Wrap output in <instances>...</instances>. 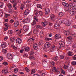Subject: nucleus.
<instances>
[{
  "label": "nucleus",
  "instance_id": "nucleus-31",
  "mask_svg": "<svg viewBox=\"0 0 76 76\" xmlns=\"http://www.w3.org/2000/svg\"><path fill=\"white\" fill-rule=\"evenodd\" d=\"M35 39L34 37H32L31 38H29L28 39V41H34Z\"/></svg>",
  "mask_w": 76,
  "mask_h": 76
},
{
  "label": "nucleus",
  "instance_id": "nucleus-2",
  "mask_svg": "<svg viewBox=\"0 0 76 76\" xmlns=\"http://www.w3.org/2000/svg\"><path fill=\"white\" fill-rule=\"evenodd\" d=\"M33 18L34 20H33V21L31 24V25H34L36 24V21H36L37 22H38V18L36 17V16H34Z\"/></svg>",
  "mask_w": 76,
  "mask_h": 76
},
{
  "label": "nucleus",
  "instance_id": "nucleus-48",
  "mask_svg": "<svg viewBox=\"0 0 76 76\" xmlns=\"http://www.w3.org/2000/svg\"><path fill=\"white\" fill-rule=\"evenodd\" d=\"M50 63L52 64V66H53L56 63L54 61H52L50 62Z\"/></svg>",
  "mask_w": 76,
  "mask_h": 76
},
{
  "label": "nucleus",
  "instance_id": "nucleus-41",
  "mask_svg": "<svg viewBox=\"0 0 76 76\" xmlns=\"http://www.w3.org/2000/svg\"><path fill=\"white\" fill-rule=\"evenodd\" d=\"M2 52H3L4 54H5L7 52V50L3 49L2 50Z\"/></svg>",
  "mask_w": 76,
  "mask_h": 76
},
{
  "label": "nucleus",
  "instance_id": "nucleus-20",
  "mask_svg": "<svg viewBox=\"0 0 76 76\" xmlns=\"http://www.w3.org/2000/svg\"><path fill=\"white\" fill-rule=\"evenodd\" d=\"M29 10L28 9L26 10L24 12V13L25 15H28L29 14Z\"/></svg>",
  "mask_w": 76,
  "mask_h": 76
},
{
  "label": "nucleus",
  "instance_id": "nucleus-18",
  "mask_svg": "<svg viewBox=\"0 0 76 76\" xmlns=\"http://www.w3.org/2000/svg\"><path fill=\"white\" fill-rule=\"evenodd\" d=\"M2 72L3 73L6 74V73H9V72H8V70L5 69L2 71Z\"/></svg>",
  "mask_w": 76,
  "mask_h": 76
},
{
  "label": "nucleus",
  "instance_id": "nucleus-51",
  "mask_svg": "<svg viewBox=\"0 0 76 76\" xmlns=\"http://www.w3.org/2000/svg\"><path fill=\"white\" fill-rule=\"evenodd\" d=\"M34 13H38V10L37 9H35L34 10Z\"/></svg>",
  "mask_w": 76,
  "mask_h": 76
},
{
  "label": "nucleus",
  "instance_id": "nucleus-15",
  "mask_svg": "<svg viewBox=\"0 0 76 76\" xmlns=\"http://www.w3.org/2000/svg\"><path fill=\"white\" fill-rule=\"evenodd\" d=\"M55 18H56V16L52 14L50 15V19L53 20H55Z\"/></svg>",
  "mask_w": 76,
  "mask_h": 76
},
{
  "label": "nucleus",
  "instance_id": "nucleus-29",
  "mask_svg": "<svg viewBox=\"0 0 76 76\" xmlns=\"http://www.w3.org/2000/svg\"><path fill=\"white\" fill-rule=\"evenodd\" d=\"M7 6L9 8H12V4H8Z\"/></svg>",
  "mask_w": 76,
  "mask_h": 76
},
{
  "label": "nucleus",
  "instance_id": "nucleus-25",
  "mask_svg": "<svg viewBox=\"0 0 76 76\" xmlns=\"http://www.w3.org/2000/svg\"><path fill=\"white\" fill-rule=\"evenodd\" d=\"M45 41H48L52 40V38H48L47 37H46L45 38Z\"/></svg>",
  "mask_w": 76,
  "mask_h": 76
},
{
  "label": "nucleus",
  "instance_id": "nucleus-16",
  "mask_svg": "<svg viewBox=\"0 0 76 76\" xmlns=\"http://www.w3.org/2000/svg\"><path fill=\"white\" fill-rule=\"evenodd\" d=\"M64 33L67 36L69 34H70V32H69V30H68L67 31H64Z\"/></svg>",
  "mask_w": 76,
  "mask_h": 76
},
{
  "label": "nucleus",
  "instance_id": "nucleus-59",
  "mask_svg": "<svg viewBox=\"0 0 76 76\" xmlns=\"http://www.w3.org/2000/svg\"><path fill=\"white\" fill-rule=\"evenodd\" d=\"M29 5L28 4H27L26 5V9H29Z\"/></svg>",
  "mask_w": 76,
  "mask_h": 76
},
{
  "label": "nucleus",
  "instance_id": "nucleus-9",
  "mask_svg": "<svg viewBox=\"0 0 76 76\" xmlns=\"http://www.w3.org/2000/svg\"><path fill=\"white\" fill-rule=\"evenodd\" d=\"M55 39H60V38H61V35L59 34H56L55 36Z\"/></svg>",
  "mask_w": 76,
  "mask_h": 76
},
{
  "label": "nucleus",
  "instance_id": "nucleus-12",
  "mask_svg": "<svg viewBox=\"0 0 76 76\" xmlns=\"http://www.w3.org/2000/svg\"><path fill=\"white\" fill-rule=\"evenodd\" d=\"M23 50L24 51H26V52H28V51H29V50H30V48L26 47V48H24Z\"/></svg>",
  "mask_w": 76,
  "mask_h": 76
},
{
  "label": "nucleus",
  "instance_id": "nucleus-11",
  "mask_svg": "<svg viewBox=\"0 0 76 76\" xmlns=\"http://www.w3.org/2000/svg\"><path fill=\"white\" fill-rule=\"evenodd\" d=\"M1 47L2 48H4L6 47V43H2L1 44Z\"/></svg>",
  "mask_w": 76,
  "mask_h": 76
},
{
  "label": "nucleus",
  "instance_id": "nucleus-50",
  "mask_svg": "<svg viewBox=\"0 0 76 76\" xmlns=\"http://www.w3.org/2000/svg\"><path fill=\"white\" fill-rule=\"evenodd\" d=\"M56 69V67H54L52 69V71L53 72H55Z\"/></svg>",
  "mask_w": 76,
  "mask_h": 76
},
{
  "label": "nucleus",
  "instance_id": "nucleus-40",
  "mask_svg": "<svg viewBox=\"0 0 76 76\" xmlns=\"http://www.w3.org/2000/svg\"><path fill=\"white\" fill-rule=\"evenodd\" d=\"M29 58H30V59L31 60H35V58H34V56H30L29 57Z\"/></svg>",
  "mask_w": 76,
  "mask_h": 76
},
{
  "label": "nucleus",
  "instance_id": "nucleus-43",
  "mask_svg": "<svg viewBox=\"0 0 76 76\" xmlns=\"http://www.w3.org/2000/svg\"><path fill=\"white\" fill-rule=\"evenodd\" d=\"M71 64H72V65H74V66L75 65H76V62L75 61H73L72 62V63H71Z\"/></svg>",
  "mask_w": 76,
  "mask_h": 76
},
{
  "label": "nucleus",
  "instance_id": "nucleus-58",
  "mask_svg": "<svg viewBox=\"0 0 76 76\" xmlns=\"http://www.w3.org/2000/svg\"><path fill=\"white\" fill-rule=\"evenodd\" d=\"M5 26L7 28H9V25L7 23H6L5 24Z\"/></svg>",
  "mask_w": 76,
  "mask_h": 76
},
{
  "label": "nucleus",
  "instance_id": "nucleus-23",
  "mask_svg": "<svg viewBox=\"0 0 76 76\" xmlns=\"http://www.w3.org/2000/svg\"><path fill=\"white\" fill-rule=\"evenodd\" d=\"M65 24L66 26H70V22H69V21H67Z\"/></svg>",
  "mask_w": 76,
  "mask_h": 76
},
{
  "label": "nucleus",
  "instance_id": "nucleus-10",
  "mask_svg": "<svg viewBox=\"0 0 76 76\" xmlns=\"http://www.w3.org/2000/svg\"><path fill=\"white\" fill-rule=\"evenodd\" d=\"M19 21H17L15 22L14 24V26L15 27H17L19 26Z\"/></svg>",
  "mask_w": 76,
  "mask_h": 76
},
{
  "label": "nucleus",
  "instance_id": "nucleus-49",
  "mask_svg": "<svg viewBox=\"0 0 76 76\" xmlns=\"http://www.w3.org/2000/svg\"><path fill=\"white\" fill-rule=\"evenodd\" d=\"M28 20V18H26L25 19H24V20L23 21V22H26Z\"/></svg>",
  "mask_w": 76,
  "mask_h": 76
},
{
  "label": "nucleus",
  "instance_id": "nucleus-6",
  "mask_svg": "<svg viewBox=\"0 0 76 76\" xmlns=\"http://www.w3.org/2000/svg\"><path fill=\"white\" fill-rule=\"evenodd\" d=\"M45 15H48L50 13V9L46 8L45 9Z\"/></svg>",
  "mask_w": 76,
  "mask_h": 76
},
{
  "label": "nucleus",
  "instance_id": "nucleus-60",
  "mask_svg": "<svg viewBox=\"0 0 76 76\" xmlns=\"http://www.w3.org/2000/svg\"><path fill=\"white\" fill-rule=\"evenodd\" d=\"M24 7L25 6H24V5H22L21 6L20 9H21V10H23V9L24 8Z\"/></svg>",
  "mask_w": 76,
  "mask_h": 76
},
{
  "label": "nucleus",
  "instance_id": "nucleus-39",
  "mask_svg": "<svg viewBox=\"0 0 76 76\" xmlns=\"http://www.w3.org/2000/svg\"><path fill=\"white\" fill-rule=\"evenodd\" d=\"M72 53L71 52H69L68 53V56H72Z\"/></svg>",
  "mask_w": 76,
  "mask_h": 76
},
{
  "label": "nucleus",
  "instance_id": "nucleus-21",
  "mask_svg": "<svg viewBox=\"0 0 76 76\" xmlns=\"http://www.w3.org/2000/svg\"><path fill=\"white\" fill-rule=\"evenodd\" d=\"M55 23V27H57V28H58V27H60V24H59V23H58L57 22H54Z\"/></svg>",
  "mask_w": 76,
  "mask_h": 76
},
{
  "label": "nucleus",
  "instance_id": "nucleus-61",
  "mask_svg": "<svg viewBox=\"0 0 76 76\" xmlns=\"http://www.w3.org/2000/svg\"><path fill=\"white\" fill-rule=\"evenodd\" d=\"M26 71L27 72H29V70L28 69V68H26Z\"/></svg>",
  "mask_w": 76,
  "mask_h": 76
},
{
  "label": "nucleus",
  "instance_id": "nucleus-44",
  "mask_svg": "<svg viewBox=\"0 0 76 76\" xmlns=\"http://www.w3.org/2000/svg\"><path fill=\"white\" fill-rule=\"evenodd\" d=\"M72 9L76 12V5L73 7V8Z\"/></svg>",
  "mask_w": 76,
  "mask_h": 76
},
{
  "label": "nucleus",
  "instance_id": "nucleus-55",
  "mask_svg": "<svg viewBox=\"0 0 76 76\" xmlns=\"http://www.w3.org/2000/svg\"><path fill=\"white\" fill-rule=\"evenodd\" d=\"M8 32L9 34H12L13 33V32H12V31L10 30H9L8 31Z\"/></svg>",
  "mask_w": 76,
  "mask_h": 76
},
{
  "label": "nucleus",
  "instance_id": "nucleus-32",
  "mask_svg": "<svg viewBox=\"0 0 76 76\" xmlns=\"http://www.w3.org/2000/svg\"><path fill=\"white\" fill-rule=\"evenodd\" d=\"M64 15V14H63V13L61 12L59 13V16L60 17H62Z\"/></svg>",
  "mask_w": 76,
  "mask_h": 76
},
{
  "label": "nucleus",
  "instance_id": "nucleus-8",
  "mask_svg": "<svg viewBox=\"0 0 76 76\" xmlns=\"http://www.w3.org/2000/svg\"><path fill=\"white\" fill-rule=\"evenodd\" d=\"M68 39V42H69V44H70L72 42V37L69 36L67 37Z\"/></svg>",
  "mask_w": 76,
  "mask_h": 76
},
{
  "label": "nucleus",
  "instance_id": "nucleus-38",
  "mask_svg": "<svg viewBox=\"0 0 76 76\" xmlns=\"http://www.w3.org/2000/svg\"><path fill=\"white\" fill-rule=\"evenodd\" d=\"M3 16V13L2 12V11L0 10V16L2 17Z\"/></svg>",
  "mask_w": 76,
  "mask_h": 76
},
{
  "label": "nucleus",
  "instance_id": "nucleus-4",
  "mask_svg": "<svg viewBox=\"0 0 76 76\" xmlns=\"http://www.w3.org/2000/svg\"><path fill=\"white\" fill-rule=\"evenodd\" d=\"M42 26H44V27H45V26H46L47 25H49V26H52L53 25V23H47V22H44L42 23Z\"/></svg>",
  "mask_w": 76,
  "mask_h": 76
},
{
  "label": "nucleus",
  "instance_id": "nucleus-1",
  "mask_svg": "<svg viewBox=\"0 0 76 76\" xmlns=\"http://www.w3.org/2000/svg\"><path fill=\"white\" fill-rule=\"evenodd\" d=\"M73 4L72 3H70L68 4V6L67 8H66V11L69 12L70 10H71V9L72 8V7H73Z\"/></svg>",
  "mask_w": 76,
  "mask_h": 76
},
{
  "label": "nucleus",
  "instance_id": "nucleus-52",
  "mask_svg": "<svg viewBox=\"0 0 76 76\" xmlns=\"http://www.w3.org/2000/svg\"><path fill=\"white\" fill-rule=\"evenodd\" d=\"M12 47L14 49H15V50H16L17 49V48L15 47V46H14L13 45H11Z\"/></svg>",
  "mask_w": 76,
  "mask_h": 76
},
{
  "label": "nucleus",
  "instance_id": "nucleus-36",
  "mask_svg": "<svg viewBox=\"0 0 76 76\" xmlns=\"http://www.w3.org/2000/svg\"><path fill=\"white\" fill-rule=\"evenodd\" d=\"M37 7H38V8H40V9H42V6H41V5L40 4H38L37 5Z\"/></svg>",
  "mask_w": 76,
  "mask_h": 76
},
{
  "label": "nucleus",
  "instance_id": "nucleus-42",
  "mask_svg": "<svg viewBox=\"0 0 76 76\" xmlns=\"http://www.w3.org/2000/svg\"><path fill=\"white\" fill-rule=\"evenodd\" d=\"M5 17L7 18H8L9 16H10V14L7 13H5Z\"/></svg>",
  "mask_w": 76,
  "mask_h": 76
},
{
  "label": "nucleus",
  "instance_id": "nucleus-37",
  "mask_svg": "<svg viewBox=\"0 0 76 76\" xmlns=\"http://www.w3.org/2000/svg\"><path fill=\"white\" fill-rule=\"evenodd\" d=\"M10 40L11 42H13L15 41V39L11 37L10 39Z\"/></svg>",
  "mask_w": 76,
  "mask_h": 76
},
{
  "label": "nucleus",
  "instance_id": "nucleus-54",
  "mask_svg": "<svg viewBox=\"0 0 76 76\" xmlns=\"http://www.w3.org/2000/svg\"><path fill=\"white\" fill-rule=\"evenodd\" d=\"M34 48L35 50H37L38 49V47L37 46H34Z\"/></svg>",
  "mask_w": 76,
  "mask_h": 76
},
{
  "label": "nucleus",
  "instance_id": "nucleus-62",
  "mask_svg": "<svg viewBox=\"0 0 76 76\" xmlns=\"http://www.w3.org/2000/svg\"><path fill=\"white\" fill-rule=\"evenodd\" d=\"M7 39H8V37H5L4 38V40H5V41H6V40H7Z\"/></svg>",
  "mask_w": 76,
  "mask_h": 76
},
{
  "label": "nucleus",
  "instance_id": "nucleus-19",
  "mask_svg": "<svg viewBox=\"0 0 76 76\" xmlns=\"http://www.w3.org/2000/svg\"><path fill=\"white\" fill-rule=\"evenodd\" d=\"M62 4L63 6H64V7H66V8H67V7H68V6H69V4H67V3L63 2L62 3Z\"/></svg>",
  "mask_w": 76,
  "mask_h": 76
},
{
  "label": "nucleus",
  "instance_id": "nucleus-63",
  "mask_svg": "<svg viewBox=\"0 0 76 76\" xmlns=\"http://www.w3.org/2000/svg\"><path fill=\"white\" fill-rule=\"evenodd\" d=\"M10 23H13V22H14V21L13 20L11 19L10 21Z\"/></svg>",
  "mask_w": 76,
  "mask_h": 76
},
{
  "label": "nucleus",
  "instance_id": "nucleus-26",
  "mask_svg": "<svg viewBox=\"0 0 76 76\" xmlns=\"http://www.w3.org/2000/svg\"><path fill=\"white\" fill-rule=\"evenodd\" d=\"M69 66L67 65H65L64 66V69H67L69 68Z\"/></svg>",
  "mask_w": 76,
  "mask_h": 76
},
{
  "label": "nucleus",
  "instance_id": "nucleus-45",
  "mask_svg": "<svg viewBox=\"0 0 76 76\" xmlns=\"http://www.w3.org/2000/svg\"><path fill=\"white\" fill-rule=\"evenodd\" d=\"M35 73V69H33L31 70V74H34V73Z\"/></svg>",
  "mask_w": 76,
  "mask_h": 76
},
{
  "label": "nucleus",
  "instance_id": "nucleus-28",
  "mask_svg": "<svg viewBox=\"0 0 76 76\" xmlns=\"http://www.w3.org/2000/svg\"><path fill=\"white\" fill-rule=\"evenodd\" d=\"M4 4V3L2 2H0V7H2Z\"/></svg>",
  "mask_w": 76,
  "mask_h": 76
},
{
  "label": "nucleus",
  "instance_id": "nucleus-27",
  "mask_svg": "<svg viewBox=\"0 0 76 76\" xmlns=\"http://www.w3.org/2000/svg\"><path fill=\"white\" fill-rule=\"evenodd\" d=\"M53 59L54 61H57L58 59V57L56 56L53 58Z\"/></svg>",
  "mask_w": 76,
  "mask_h": 76
},
{
  "label": "nucleus",
  "instance_id": "nucleus-64",
  "mask_svg": "<svg viewBox=\"0 0 76 76\" xmlns=\"http://www.w3.org/2000/svg\"><path fill=\"white\" fill-rule=\"evenodd\" d=\"M73 59L76 60V55H75L73 57Z\"/></svg>",
  "mask_w": 76,
  "mask_h": 76
},
{
  "label": "nucleus",
  "instance_id": "nucleus-13",
  "mask_svg": "<svg viewBox=\"0 0 76 76\" xmlns=\"http://www.w3.org/2000/svg\"><path fill=\"white\" fill-rule=\"evenodd\" d=\"M67 22V20L66 19L62 20H61L59 22L61 23H64V24H66V22Z\"/></svg>",
  "mask_w": 76,
  "mask_h": 76
},
{
  "label": "nucleus",
  "instance_id": "nucleus-57",
  "mask_svg": "<svg viewBox=\"0 0 76 76\" xmlns=\"http://www.w3.org/2000/svg\"><path fill=\"white\" fill-rule=\"evenodd\" d=\"M3 60V57L2 56H0V61H2Z\"/></svg>",
  "mask_w": 76,
  "mask_h": 76
},
{
  "label": "nucleus",
  "instance_id": "nucleus-7",
  "mask_svg": "<svg viewBox=\"0 0 76 76\" xmlns=\"http://www.w3.org/2000/svg\"><path fill=\"white\" fill-rule=\"evenodd\" d=\"M23 30L26 32H27V31L29 30V26H24L23 27Z\"/></svg>",
  "mask_w": 76,
  "mask_h": 76
},
{
  "label": "nucleus",
  "instance_id": "nucleus-30",
  "mask_svg": "<svg viewBox=\"0 0 76 76\" xmlns=\"http://www.w3.org/2000/svg\"><path fill=\"white\" fill-rule=\"evenodd\" d=\"M38 12L40 16H42L43 15V13H42V12L41 11H39Z\"/></svg>",
  "mask_w": 76,
  "mask_h": 76
},
{
  "label": "nucleus",
  "instance_id": "nucleus-17",
  "mask_svg": "<svg viewBox=\"0 0 76 76\" xmlns=\"http://www.w3.org/2000/svg\"><path fill=\"white\" fill-rule=\"evenodd\" d=\"M50 46L51 44L49 42L46 43L45 44V45H44V46H45V47H47L48 48H49V47H50Z\"/></svg>",
  "mask_w": 76,
  "mask_h": 76
},
{
  "label": "nucleus",
  "instance_id": "nucleus-53",
  "mask_svg": "<svg viewBox=\"0 0 76 76\" xmlns=\"http://www.w3.org/2000/svg\"><path fill=\"white\" fill-rule=\"evenodd\" d=\"M59 56H60L59 57L60 58H61V59H63V58H64V56L60 55H59Z\"/></svg>",
  "mask_w": 76,
  "mask_h": 76
},
{
  "label": "nucleus",
  "instance_id": "nucleus-3",
  "mask_svg": "<svg viewBox=\"0 0 76 76\" xmlns=\"http://www.w3.org/2000/svg\"><path fill=\"white\" fill-rule=\"evenodd\" d=\"M11 3H12V4H13V7L14 8V9L15 10H16L17 9V7H16V4H17L16 1L15 0H13L12 1Z\"/></svg>",
  "mask_w": 76,
  "mask_h": 76
},
{
  "label": "nucleus",
  "instance_id": "nucleus-22",
  "mask_svg": "<svg viewBox=\"0 0 76 76\" xmlns=\"http://www.w3.org/2000/svg\"><path fill=\"white\" fill-rule=\"evenodd\" d=\"M60 70V68L58 67H57V68H56L55 71V73H59L60 71H59Z\"/></svg>",
  "mask_w": 76,
  "mask_h": 76
},
{
  "label": "nucleus",
  "instance_id": "nucleus-56",
  "mask_svg": "<svg viewBox=\"0 0 76 76\" xmlns=\"http://www.w3.org/2000/svg\"><path fill=\"white\" fill-rule=\"evenodd\" d=\"M28 56V54L27 53H25L23 55V56L24 57H27Z\"/></svg>",
  "mask_w": 76,
  "mask_h": 76
},
{
  "label": "nucleus",
  "instance_id": "nucleus-34",
  "mask_svg": "<svg viewBox=\"0 0 76 76\" xmlns=\"http://www.w3.org/2000/svg\"><path fill=\"white\" fill-rule=\"evenodd\" d=\"M61 72L62 74H65V72H64V70L62 69H61Z\"/></svg>",
  "mask_w": 76,
  "mask_h": 76
},
{
  "label": "nucleus",
  "instance_id": "nucleus-35",
  "mask_svg": "<svg viewBox=\"0 0 76 76\" xmlns=\"http://www.w3.org/2000/svg\"><path fill=\"white\" fill-rule=\"evenodd\" d=\"M30 53L31 54V55H33L34 54V50L32 49L30 52Z\"/></svg>",
  "mask_w": 76,
  "mask_h": 76
},
{
  "label": "nucleus",
  "instance_id": "nucleus-5",
  "mask_svg": "<svg viewBox=\"0 0 76 76\" xmlns=\"http://www.w3.org/2000/svg\"><path fill=\"white\" fill-rule=\"evenodd\" d=\"M69 11V14L71 16L75 15L76 13V12L72 9L71 10H70Z\"/></svg>",
  "mask_w": 76,
  "mask_h": 76
},
{
  "label": "nucleus",
  "instance_id": "nucleus-24",
  "mask_svg": "<svg viewBox=\"0 0 76 76\" xmlns=\"http://www.w3.org/2000/svg\"><path fill=\"white\" fill-rule=\"evenodd\" d=\"M38 28H39L40 29H42V27L39 25H37L36 26V28L37 29H38Z\"/></svg>",
  "mask_w": 76,
  "mask_h": 76
},
{
  "label": "nucleus",
  "instance_id": "nucleus-14",
  "mask_svg": "<svg viewBox=\"0 0 76 76\" xmlns=\"http://www.w3.org/2000/svg\"><path fill=\"white\" fill-rule=\"evenodd\" d=\"M16 42L18 44H20L22 42V39L20 38L17 39L16 40Z\"/></svg>",
  "mask_w": 76,
  "mask_h": 76
},
{
  "label": "nucleus",
  "instance_id": "nucleus-33",
  "mask_svg": "<svg viewBox=\"0 0 76 76\" xmlns=\"http://www.w3.org/2000/svg\"><path fill=\"white\" fill-rule=\"evenodd\" d=\"M2 64L4 65V66H7V65H8V63L6 61H4L2 63Z\"/></svg>",
  "mask_w": 76,
  "mask_h": 76
},
{
  "label": "nucleus",
  "instance_id": "nucleus-47",
  "mask_svg": "<svg viewBox=\"0 0 76 76\" xmlns=\"http://www.w3.org/2000/svg\"><path fill=\"white\" fill-rule=\"evenodd\" d=\"M18 69L17 68H16L14 69V72H15V73H17V72H18Z\"/></svg>",
  "mask_w": 76,
  "mask_h": 76
},
{
  "label": "nucleus",
  "instance_id": "nucleus-46",
  "mask_svg": "<svg viewBox=\"0 0 76 76\" xmlns=\"http://www.w3.org/2000/svg\"><path fill=\"white\" fill-rule=\"evenodd\" d=\"M7 57L8 58H9V59H12L13 58V57H12V55L7 56Z\"/></svg>",
  "mask_w": 76,
  "mask_h": 76
}]
</instances>
